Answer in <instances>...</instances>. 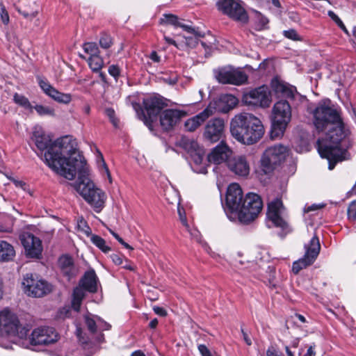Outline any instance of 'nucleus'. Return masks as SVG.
<instances>
[{"instance_id":"obj_1","label":"nucleus","mask_w":356,"mask_h":356,"mask_svg":"<svg viewBox=\"0 0 356 356\" xmlns=\"http://www.w3.org/2000/svg\"><path fill=\"white\" fill-rule=\"evenodd\" d=\"M313 123L318 132H325V137L317 141V149L322 158L328 161L329 170L334 169L339 161L348 159L350 156L348 149L352 143L348 135L340 112L332 106L330 99L319 102L312 112Z\"/></svg>"},{"instance_id":"obj_2","label":"nucleus","mask_w":356,"mask_h":356,"mask_svg":"<svg viewBox=\"0 0 356 356\" xmlns=\"http://www.w3.org/2000/svg\"><path fill=\"white\" fill-rule=\"evenodd\" d=\"M56 152L51 150L46 155L49 167L65 178L72 180L78 172L79 177L76 182L72 184L74 189L86 200V202L97 213H99L104 207L106 195L100 188H97L92 181L88 178V168L86 161L80 154H75L71 159L74 163L68 168H64L59 161L52 160V154Z\"/></svg>"},{"instance_id":"obj_3","label":"nucleus","mask_w":356,"mask_h":356,"mask_svg":"<svg viewBox=\"0 0 356 356\" xmlns=\"http://www.w3.org/2000/svg\"><path fill=\"white\" fill-rule=\"evenodd\" d=\"M31 140L39 150L44 151L47 149L44 154V158L48 166L49 163L46 159V155L51 150L56 152V154H51L52 160L58 161L60 164H63V167L64 168H68L72 165L74 163V161L71 159L72 156H75V154H79L76 148H74L69 143L67 144L66 139H58L51 143L50 136L47 135L43 129L40 126H35L33 128Z\"/></svg>"},{"instance_id":"obj_4","label":"nucleus","mask_w":356,"mask_h":356,"mask_svg":"<svg viewBox=\"0 0 356 356\" xmlns=\"http://www.w3.org/2000/svg\"><path fill=\"white\" fill-rule=\"evenodd\" d=\"M230 132L237 141L245 145H252L262 138L264 128L258 118L252 114L244 113L232 118Z\"/></svg>"},{"instance_id":"obj_5","label":"nucleus","mask_w":356,"mask_h":356,"mask_svg":"<svg viewBox=\"0 0 356 356\" xmlns=\"http://www.w3.org/2000/svg\"><path fill=\"white\" fill-rule=\"evenodd\" d=\"M289 155V148L282 144L267 147L261 157V168L265 174L272 172Z\"/></svg>"},{"instance_id":"obj_6","label":"nucleus","mask_w":356,"mask_h":356,"mask_svg":"<svg viewBox=\"0 0 356 356\" xmlns=\"http://www.w3.org/2000/svg\"><path fill=\"white\" fill-rule=\"evenodd\" d=\"M291 118V109L289 102L280 100L276 102L273 108L271 137L282 134Z\"/></svg>"},{"instance_id":"obj_7","label":"nucleus","mask_w":356,"mask_h":356,"mask_svg":"<svg viewBox=\"0 0 356 356\" xmlns=\"http://www.w3.org/2000/svg\"><path fill=\"white\" fill-rule=\"evenodd\" d=\"M263 207L261 197L255 193H248L243 199L240 208L236 213V218L243 223H249L254 220Z\"/></svg>"},{"instance_id":"obj_8","label":"nucleus","mask_w":356,"mask_h":356,"mask_svg":"<svg viewBox=\"0 0 356 356\" xmlns=\"http://www.w3.org/2000/svg\"><path fill=\"white\" fill-rule=\"evenodd\" d=\"M24 292L33 298L42 297L52 290V286L45 280L39 279L32 274H26L22 281Z\"/></svg>"},{"instance_id":"obj_9","label":"nucleus","mask_w":356,"mask_h":356,"mask_svg":"<svg viewBox=\"0 0 356 356\" xmlns=\"http://www.w3.org/2000/svg\"><path fill=\"white\" fill-rule=\"evenodd\" d=\"M216 6L219 11L235 21L246 23L248 20L241 0H218Z\"/></svg>"},{"instance_id":"obj_10","label":"nucleus","mask_w":356,"mask_h":356,"mask_svg":"<svg viewBox=\"0 0 356 356\" xmlns=\"http://www.w3.org/2000/svg\"><path fill=\"white\" fill-rule=\"evenodd\" d=\"M305 249L304 257L293 264L292 270L296 274L298 273L302 269L312 265L316 260L321 250L318 238L314 236L309 243L305 245Z\"/></svg>"},{"instance_id":"obj_11","label":"nucleus","mask_w":356,"mask_h":356,"mask_svg":"<svg viewBox=\"0 0 356 356\" xmlns=\"http://www.w3.org/2000/svg\"><path fill=\"white\" fill-rule=\"evenodd\" d=\"M242 102L248 106L268 107L271 103L270 92L266 86L258 87L244 93Z\"/></svg>"},{"instance_id":"obj_12","label":"nucleus","mask_w":356,"mask_h":356,"mask_svg":"<svg viewBox=\"0 0 356 356\" xmlns=\"http://www.w3.org/2000/svg\"><path fill=\"white\" fill-rule=\"evenodd\" d=\"M29 339L32 346H49L57 342L59 335L52 327L40 326L33 330Z\"/></svg>"},{"instance_id":"obj_13","label":"nucleus","mask_w":356,"mask_h":356,"mask_svg":"<svg viewBox=\"0 0 356 356\" xmlns=\"http://www.w3.org/2000/svg\"><path fill=\"white\" fill-rule=\"evenodd\" d=\"M243 192L238 184L234 183L229 186L226 195V208L225 211L230 220L236 219V213L242 204Z\"/></svg>"},{"instance_id":"obj_14","label":"nucleus","mask_w":356,"mask_h":356,"mask_svg":"<svg viewBox=\"0 0 356 356\" xmlns=\"http://www.w3.org/2000/svg\"><path fill=\"white\" fill-rule=\"evenodd\" d=\"M143 104L147 116L142 111L141 113H138V118L144 122L150 130H152V122L164 107V104L162 99L157 97L145 99Z\"/></svg>"},{"instance_id":"obj_15","label":"nucleus","mask_w":356,"mask_h":356,"mask_svg":"<svg viewBox=\"0 0 356 356\" xmlns=\"http://www.w3.org/2000/svg\"><path fill=\"white\" fill-rule=\"evenodd\" d=\"M248 75L241 70L233 67L220 69L216 74V79L222 84L241 86L247 83Z\"/></svg>"},{"instance_id":"obj_16","label":"nucleus","mask_w":356,"mask_h":356,"mask_svg":"<svg viewBox=\"0 0 356 356\" xmlns=\"http://www.w3.org/2000/svg\"><path fill=\"white\" fill-rule=\"evenodd\" d=\"M19 239L24 248L25 254L30 258H39L42 252L41 240L29 232H24Z\"/></svg>"},{"instance_id":"obj_17","label":"nucleus","mask_w":356,"mask_h":356,"mask_svg":"<svg viewBox=\"0 0 356 356\" xmlns=\"http://www.w3.org/2000/svg\"><path fill=\"white\" fill-rule=\"evenodd\" d=\"M284 207L279 198H275L268 204L267 217L275 226L281 228L287 227V222L284 216Z\"/></svg>"},{"instance_id":"obj_18","label":"nucleus","mask_w":356,"mask_h":356,"mask_svg":"<svg viewBox=\"0 0 356 356\" xmlns=\"http://www.w3.org/2000/svg\"><path fill=\"white\" fill-rule=\"evenodd\" d=\"M19 321L15 314L5 309L0 312V335L15 334L18 330Z\"/></svg>"},{"instance_id":"obj_19","label":"nucleus","mask_w":356,"mask_h":356,"mask_svg":"<svg viewBox=\"0 0 356 356\" xmlns=\"http://www.w3.org/2000/svg\"><path fill=\"white\" fill-rule=\"evenodd\" d=\"M224 130L225 121L222 118H213L207 123L203 136L207 140L216 143L222 138Z\"/></svg>"},{"instance_id":"obj_20","label":"nucleus","mask_w":356,"mask_h":356,"mask_svg":"<svg viewBox=\"0 0 356 356\" xmlns=\"http://www.w3.org/2000/svg\"><path fill=\"white\" fill-rule=\"evenodd\" d=\"M38 83L45 95L51 97L55 102L63 104H69L72 102V96L70 93H64L58 91L47 80L39 79Z\"/></svg>"},{"instance_id":"obj_21","label":"nucleus","mask_w":356,"mask_h":356,"mask_svg":"<svg viewBox=\"0 0 356 356\" xmlns=\"http://www.w3.org/2000/svg\"><path fill=\"white\" fill-rule=\"evenodd\" d=\"M186 115V112L178 109H165L160 115L161 126L168 131L175 127Z\"/></svg>"},{"instance_id":"obj_22","label":"nucleus","mask_w":356,"mask_h":356,"mask_svg":"<svg viewBox=\"0 0 356 356\" xmlns=\"http://www.w3.org/2000/svg\"><path fill=\"white\" fill-rule=\"evenodd\" d=\"M215 113V106L213 104H209L203 111L185 122L184 127L186 129L189 131H194Z\"/></svg>"},{"instance_id":"obj_23","label":"nucleus","mask_w":356,"mask_h":356,"mask_svg":"<svg viewBox=\"0 0 356 356\" xmlns=\"http://www.w3.org/2000/svg\"><path fill=\"white\" fill-rule=\"evenodd\" d=\"M232 154V149L225 142L222 141L212 149L207 159L211 163L220 164L227 161Z\"/></svg>"},{"instance_id":"obj_24","label":"nucleus","mask_w":356,"mask_h":356,"mask_svg":"<svg viewBox=\"0 0 356 356\" xmlns=\"http://www.w3.org/2000/svg\"><path fill=\"white\" fill-rule=\"evenodd\" d=\"M271 87L278 97L294 99L298 95L295 87L277 79L272 80Z\"/></svg>"},{"instance_id":"obj_25","label":"nucleus","mask_w":356,"mask_h":356,"mask_svg":"<svg viewBox=\"0 0 356 356\" xmlns=\"http://www.w3.org/2000/svg\"><path fill=\"white\" fill-rule=\"evenodd\" d=\"M238 104L237 98L230 94L221 95L217 101L211 102L216 107V112L227 113L236 106Z\"/></svg>"},{"instance_id":"obj_26","label":"nucleus","mask_w":356,"mask_h":356,"mask_svg":"<svg viewBox=\"0 0 356 356\" xmlns=\"http://www.w3.org/2000/svg\"><path fill=\"white\" fill-rule=\"evenodd\" d=\"M228 167L231 171L238 176L245 177L250 172V166L244 156L234 157L228 161Z\"/></svg>"},{"instance_id":"obj_27","label":"nucleus","mask_w":356,"mask_h":356,"mask_svg":"<svg viewBox=\"0 0 356 356\" xmlns=\"http://www.w3.org/2000/svg\"><path fill=\"white\" fill-rule=\"evenodd\" d=\"M77 287H81L83 291H88L90 293L97 291V276L94 270H90L85 273L81 280L79 285Z\"/></svg>"},{"instance_id":"obj_28","label":"nucleus","mask_w":356,"mask_h":356,"mask_svg":"<svg viewBox=\"0 0 356 356\" xmlns=\"http://www.w3.org/2000/svg\"><path fill=\"white\" fill-rule=\"evenodd\" d=\"M160 23L163 24H171L175 26L181 27L185 31L190 33L197 34L195 31V29L193 28L191 26L184 24L179 22L177 16L172 15V14H165L160 19Z\"/></svg>"},{"instance_id":"obj_29","label":"nucleus","mask_w":356,"mask_h":356,"mask_svg":"<svg viewBox=\"0 0 356 356\" xmlns=\"http://www.w3.org/2000/svg\"><path fill=\"white\" fill-rule=\"evenodd\" d=\"M58 264L62 273L68 277H72L76 273L73 259L68 255H63L59 258Z\"/></svg>"},{"instance_id":"obj_30","label":"nucleus","mask_w":356,"mask_h":356,"mask_svg":"<svg viewBox=\"0 0 356 356\" xmlns=\"http://www.w3.org/2000/svg\"><path fill=\"white\" fill-rule=\"evenodd\" d=\"M15 257V250L13 245L6 241L0 240V262H8Z\"/></svg>"},{"instance_id":"obj_31","label":"nucleus","mask_w":356,"mask_h":356,"mask_svg":"<svg viewBox=\"0 0 356 356\" xmlns=\"http://www.w3.org/2000/svg\"><path fill=\"white\" fill-rule=\"evenodd\" d=\"M85 297V291L81 287H76L72 293V307L76 312L80 310L81 302Z\"/></svg>"},{"instance_id":"obj_32","label":"nucleus","mask_w":356,"mask_h":356,"mask_svg":"<svg viewBox=\"0 0 356 356\" xmlns=\"http://www.w3.org/2000/svg\"><path fill=\"white\" fill-rule=\"evenodd\" d=\"M91 242L104 253H108L111 251V248L106 245L105 240L101 236L92 234L90 236Z\"/></svg>"},{"instance_id":"obj_33","label":"nucleus","mask_w":356,"mask_h":356,"mask_svg":"<svg viewBox=\"0 0 356 356\" xmlns=\"http://www.w3.org/2000/svg\"><path fill=\"white\" fill-rule=\"evenodd\" d=\"M88 65L93 72H99L104 66V60L99 54L90 56L88 60Z\"/></svg>"},{"instance_id":"obj_34","label":"nucleus","mask_w":356,"mask_h":356,"mask_svg":"<svg viewBox=\"0 0 356 356\" xmlns=\"http://www.w3.org/2000/svg\"><path fill=\"white\" fill-rule=\"evenodd\" d=\"M33 108L35 110L37 113L40 116H56L55 109L52 107L44 106L42 104H36L34 106H33Z\"/></svg>"},{"instance_id":"obj_35","label":"nucleus","mask_w":356,"mask_h":356,"mask_svg":"<svg viewBox=\"0 0 356 356\" xmlns=\"http://www.w3.org/2000/svg\"><path fill=\"white\" fill-rule=\"evenodd\" d=\"M13 101L19 106H22L25 109H28L30 111H32L33 106L30 103L28 98L26 97L25 96L18 93H15L13 95Z\"/></svg>"},{"instance_id":"obj_36","label":"nucleus","mask_w":356,"mask_h":356,"mask_svg":"<svg viewBox=\"0 0 356 356\" xmlns=\"http://www.w3.org/2000/svg\"><path fill=\"white\" fill-rule=\"evenodd\" d=\"M181 145L190 154L200 151L198 143L192 139L183 138L181 140Z\"/></svg>"},{"instance_id":"obj_37","label":"nucleus","mask_w":356,"mask_h":356,"mask_svg":"<svg viewBox=\"0 0 356 356\" xmlns=\"http://www.w3.org/2000/svg\"><path fill=\"white\" fill-rule=\"evenodd\" d=\"M97 316H93L90 314L86 315L84 317L86 325L88 330L92 333H95L97 330Z\"/></svg>"},{"instance_id":"obj_38","label":"nucleus","mask_w":356,"mask_h":356,"mask_svg":"<svg viewBox=\"0 0 356 356\" xmlns=\"http://www.w3.org/2000/svg\"><path fill=\"white\" fill-rule=\"evenodd\" d=\"M17 10L25 19L30 21L36 17L38 14V11L35 8L31 9V11H27V6L17 7Z\"/></svg>"},{"instance_id":"obj_39","label":"nucleus","mask_w":356,"mask_h":356,"mask_svg":"<svg viewBox=\"0 0 356 356\" xmlns=\"http://www.w3.org/2000/svg\"><path fill=\"white\" fill-rule=\"evenodd\" d=\"M83 49L86 54L90 55V56H93L99 54V48L95 42L84 43L83 44Z\"/></svg>"},{"instance_id":"obj_40","label":"nucleus","mask_w":356,"mask_h":356,"mask_svg":"<svg viewBox=\"0 0 356 356\" xmlns=\"http://www.w3.org/2000/svg\"><path fill=\"white\" fill-rule=\"evenodd\" d=\"M327 15L347 35H350L349 31L338 15L332 10H329Z\"/></svg>"},{"instance_id":"obj_41","label":"nucleus","mask_w":356,"mask_h":356,"mask_svg":"<svg viewBox=\"0 0 356 356\" xmlns=\"http://www.w3.org/2000/svg\"><path fill=\"white\" fill-rule=\"evenodd\" d=\"M113 44L112 38L106 33L101 35L99 44L104 49H108Z\"/></svg>"},{"instance_id":"obj_42","label":"nucleus","mask_w":356,"mask_h":356,"mask_svg":"<svg viewBox=\"0 0 356 356\" xmlns=\"http://www.w3.org/2000/svg\"><path fill=\"white\" fill-rule=\"evenodd\" d=\"M197 34L193 33L195 35V38L192 37H184V39L186 40V44L189 47H195L196 44L197 43V38L203 37V35L197 31Z\"/></svg>"},{"instance_id":"obj_43","label":"nucleus","mask_w":356,"mask_h":356,"mask_svg":"<svg viewBox=\"0 0 356 356\" xmlns=\"http://www.w3.org/2000/svg\"><path fill=\"white\" fill-rule=\"evenodd\" d=\"M283 33L286 38H287L290 40H292L294 41L301 40L300 37L299 36V35L298 34L296 31L294 29H289L287 31H284Z\"/></svg>"},{"instance_id":"obj_44","label":"nucleus","mask_w":356,"mask_h":356,"mask_svg":"<svg viewBox=\"0 0 356 356\" xmlns=\"http://www.w3.org/2000/svg\"><path fill=\"white\" fill-rule=\"evenodd\" d=\"M348 216L350 220H356V201L350 204L348 209Z\"/></svg>"},{"instance_id":"obj_45","label":"nucleus","mask_w":356,"mask_h":356,"mask_svg":"<svg viewBox=\"0 0 356 356\" xmlns=\"http://www.w3.org/2000/svg\"><path fill=\"white\" fill-rule=\"evenodd\" d=\"M79 229L85 233L87 236H90L92 234L91 233V229L88 226L86 222L81 219L78 224Z\"/></svg>"},{"instance_id":"obj_46","label":"nucleus","mask_w":356,"mask_h":356,"mask_svg":"<svg viewBox=\"0 0 356 356\" xmlns=\"http://www.w3.org/2000/svg\"><path fill=\"white\" fill-rule=\"evenodd\" d=\"M97 330H108L110 329L111 325L102 320L100 317H97Z\"/></svg>"},{"instance_id":"obj_47","label":"nucleus","mask_w":356,"mask_h":356,"mask_svg":"<svg viewBox=\"0 0 356 356\" xmlns=\"http://www.w3.org/2000/svg\"><path fill=\"white\" fill-rule=\"evenodd\" d=\"M99 159L101 161L102 171L106 174V175L109 179V182L111 183L112 179H111V176L110 172H109L108 168L103 159V156L100 152H99Z\"/></svg>"},{"instance_id":"obj_48","label":"nucleus","mask_w":356,"mask_h":356,"mask_svg":"<svg viewBox=\"0 0 356 356\" xmlns=\"http://www.w3.org/2000/svg\"><path fill=\"white\" fill-rule=\"evenodd\" d=\"M109 231L110 233L115 237V238L125 248L129 250H133V248L131 247L127 243H126L118 234H116L115 232L111 229Z\"/></svg>"},{"instance_id":"obj_49","label":"nucleus","mask_w":356,"mask_h":356,"mask_svg":"<svg viewBox=\"0 0 356 356\" xmlns=\"http://www.w3.org/2000/svg\"><path fill=\"white\" fill-rule=\"evenodd\" d=\"M108 73L110 75L117 79L120 76V70L118 65H112L108 67Z\"/></svg>"},{"instance_id":"obj_50","label":"nucleus","mask_w":356,"mask_h":356,"mask_svg":"<svg viewBox=\"0 0 356 356\" xmlns=\"http://www.w3.org/2000/svg\"><path fill=\"white\" fill-rule=\"evenodd\" d=\"M105 112H106V115L110 118L111 122H112V124L115 127H117V125H118V120L115 118V111H114V110L112 109V108H107V109H106Z\"/></svg>"},{"instance_id":"obj_51","label":"nucleus","mask_w":356,"mask_h":356,"mask_svg":"<svg viewBox=\"0 0 356 356\" xmlns=\"http://www.w3.org/2000/svg\"><path fill=\"white\" fill-rule=\"evenodd\" d=\"M193 156L194 162L196 164H200L203 160V154L202 153V150L197 151L193 154H191Z\"/></svg>"},{"instance_id":"obj_52","label":"nucleus","mask_w":356,"mask_h":356,"mask_svg":"<svg viewBox=\"0 0 356 356\" xmlns=\"http://www.w3.org/2000/svg\"><path fill=\"white\" fill-rule=\"evenodd\" d=\"M110 257L115 264H116V265L123 264V259L120 254H113Z\"/></svg>"},{"instance_id":"obj_53","label":"nucleus","mask_w":356,"mask_h":356,"mask_svg":"<svg viewBox=\"0 0 356 356\" xmlns=\"http://www.w3.org/2000/svg\"><path fill=\"white\" fill-rule=\"evenodd\" d=\"M266 356H282L274 346H270L266 350Z\"/></svg>"},{"instance_id":"obj_54","label":"nucleus","mask_w":356,"mask_h":356,"mask_svg":"<svg viewBox=\"0 0 356 356\" xmlns=\"http://www.w3.org/2000/svg\"><path fill=\"white\" fill-rule=\"evenodd\" d=\"M178 213L179 216V218L182 224L188 229V225L187 223L186 218L184 215V212L183 211V209L178 208Z\"/></svg>"},{"instance_id":"obj_55","label":"nucleus","mask_w":356,"mask_h":356,"mask_svg":"<svg viewBox=\"0 0 356 356\" xmlns=\"http://www.w3.org/2000/svg\"><path fill=\"white\" fill-rule=\"evenodd\" d=\"M198 349L202 356H211L209 349L204 345H200Z\"/></svg>"},{"instance_id":"obj_56","label":"nucleus","mask_w":356,"mask_h":356,"mask_svg":"<svg viewBox=\"0 0 356 356\" xmlns=\"http://www.w3.org/2000/svg\"><path fill=\"white\" fill-rule=\"evenodd\" d=\"M153 310L155 312V314L161 316H165L167 315L166 311L162 307L155 306L153 307Z\"/></svg>"},{"instance_id":"obj_57","label":"nucleus","mask_w":356,"mask_h":356,"mask_svg":"<svg viewBox=\"0 0 356 356\" xmlns=\"http://www.w3.org/2000/svg\"><path fill=\"white\" fill-rule=\"evenodd\" d=\"M1 18L3 24H7L9 22L8 13L3 8L1 10Z\"/></svg>"},{"instance_id":"obj_58","label":"nucleus","mask_w":356,"mask_h":356,"mask_svg":"<svg viewBox=\"0 0 356 356\" xmlns=\"http://www.w3.org/2000/svg\"><path fill=\"white\" fill-rule=\"evenodd\" d=\"M314 349H315V345L310 346L308 348L307 353L303 356H315L316 352H315Z\"/></svg>"},{"instance_id":"obj_59","label":"nucleus","mask_w":356,"mask_h":356,"mask_svg":"<svg viewBox=\"0 0 356 356\" xmlns=\"http://www.w3.org/2000/svg\"><path fill=\"white\" fill-rule=\"evenodd\" d=\"M241 332H242L243 337V339H244L245 343L248 346H250L252 344V341H251L250 338L248 337V334L244 332V330L243 329L241 330Z\"/></svg>"},{"instance_id":"obj_60","label":"nucleus","mask_w":356,"mask_h":356,"mask_svg":"<svg viewBox=\"0 0 356 356\" xmlns=\"http://www.w3.org/2000/svg\"><path fill=\"white\" fill-rule=\"evenodd\" d=\"M150 58L154 62L158 63L160 61V57L158 56V54L155 51L152 52V54L150 55Z\"/></svg>"},{"instance_id":"obj_61","label":"nucleus","mask_w":356,"mask_h":356,"mask_svg":"<svg viewBox=\"0 0 356 356\" xmlns=\"http://www.w3.org/2000/svg\"><path fill=\"white\" fill-rule=\"evenodd\" d=\"M125 264L123 266V268H125V269H128L129 270H134V268L131 266V263L126 260L125 261Z\"/></svg>"},{"instance_id":"obj_62","label":"nucleus","mask_w":356,"mask_h":356,"mask_svg":"<svg viewBox=\"0 0 356 356\" xmlns=\"http://www.w3.org/2000/svg\"><path fill=\"white\" fill-rule=\"evenodd\" d=\"M157 325H158V320L156 318H154L150 321L149 326L150 328L154 329L157 326Z\"/></svg>"},{"instance_id":"obj_63","label":"nucleus","mask_w":356,"mask_h":356,"mask_svg":"<svg viewBox=\"0 0 356 356\" xmlns=\"http://www.w3.org/2000/svg\"><path fill=\"white\" fill-rule=\"evenodd\" d=\"M164 39L169 44H173V45H176V42H175V41L174 40H172V39H171V38H170L168 37H166V36L164 37Z\"/></svg>"},{"instance_id":"obj_64","label":"nucleus","mask_w":356,"mask_h":356,"mask_svg":"<svg viewBox=\"0 0 356 356\" xmlns=\"http://www.w3.org/2000/svg\"><path fill=\"white\" fill-rule=\"evenodd\" d=\"M131 356H145V354L140 350L134 352Z\"/></svg>"}]
</instances>
